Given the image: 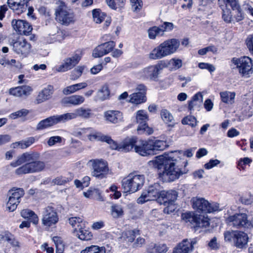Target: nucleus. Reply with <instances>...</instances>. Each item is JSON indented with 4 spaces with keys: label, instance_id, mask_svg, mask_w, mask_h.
<instances>
[{
    "label": "nucleus",
    "instance_id": "obj_1",
    "mask_svg": "<svg viewBox=\"0 0 253 253\" xmlns=\"http://www.w3.org/2000/svg\"><path fill=\"white\" fill-rule=\"evenodd\" d=\"M179 153L177 151L164 153L149 161V165L159 169H163L159 175L164 181H173L188 171L186 169L187 161H184L181 164V162L178 160Z\"/></svg>",
    "mask_w": 253,
    "mask_h": 253
},
{
    "label": "nucleus",
    "instance_id": "obj_2",
    "mask_svg": "<svg viewBox=\"0 0 253 253\" xmlns=\"http://www.w3.org/2000/svg\"><path fill=\"white\" fill-rule=\"evenodd\" d=\"M39 155L35 153H24L19 155L15 161L10 163L12 168H17L15 173L21 175L29 173H38L43 171L45 167L44 162L38 161Z\"/></svg>",
    "mask_w": 253,
    "mask_h": 253
},
{
    "label": "nucleus",
    "instance_id": "obj_3",
    "mask_svg": "<svg viewBox=\"0 0 253 253\" xmlns=\"http://www.w3.org/2000/svg\"><path fill=\"white\" fill-rule=\"evenodd\" d=\"M54 15L56 21L63 26H68L74 24L76 21L74 13L61 0L56 2Z\"/></svg>",
    "mask_w": 253,
    "mask_h": 253
},
{
    "label": "nucleus",
    "instance_id": "obj_4",
    "mask_svg": "<svg viewBox=\"0 0 253 253\" xmlns=\"http://www.w3.org/2000/svg\"><path fill=\"white\" fill-rule=\"evenodd\" d=\"M145 179L143 174L130 173L122 180V188L125 192L134 193L141 189L144 184Z\"/></svg>",
    "mask_w": 253,
    "mask_h": 253
},
{
    "label": "nucleus",
    "instance_id": "obj_5",
    "mask_svg": "<svg viewBox=\"0 0 253 253\" xmlns=\"http://www.w3.org/2000/svg\"><path fill=\"white\" fill-rule=\"evenodd\" d=\"M191 202L192 208L199 213H211L220 210L218 203L210 202L204 198L193 197Z\"/></svg>",
    "mask_w": 253,
    "mask_h": 253
},
{
    "label": "nucleus",
    "instance_id": "obj_6",
    "mask_svg": "<svg viewBox=\"0 0 253 253\" xmlns=\"http://www.w3.org/2000/svg\"><path fill=\"white\" fill-rule=\"evenodd\" d=\"M230 63L232 69H238L242 77L248 78L252 74V60L250 57L247 56L233 57L231 59Z\"/></svg>",
    "mask_w": 253,
    "mask_h": 253
},
{
    "label": "nucleus",
    "instance_id": "obj_7",
    "mask_svg": "<svg viewBox=\"0 0 253 253\" xmlns=\"http://www.w3.org/2000/svg\"><path fill=\"white\" fill-rule=\"evenodd\" d=\"M224 240L226 242H233L237 248L243 249L246 247L249 237L248 235L238 230H228L224 233Z\"/></svg>",
    "mask_w": 253,
    "mask_h": 253
},
{
    "label": "nucleus",
    "instance_id": "obj_8",
    "mask_svg": "<svg viewBox=\"0 0 253 253\" xmlns=\"http://www.w3.org/2000/svg\"><path fill=\"white\" fill-rule=\"evenodd\" d=\"M162 69L159 64L150 65L137 72L135 76L142 80L157 82Z\"/></svg>",
    "mask_w": 253,
    "mask_h": 253
},
{
    "label": "nucleus",
    "instance_id": "obj_9",
    "mask_svg": "<svg viewBox=\"0 0 253 253\" xmlns=\"http://www.w3.org/2000/svg\"><path fill=\"white\" fill-rule=\"evenodd\" d=\"M162 187L158 183H155L143 191L141 196L137 199V203L143 204L149 201L160 200V195L162 192Z\"/></svg>",
    "mask_w": 253,
    "mask_h": 253
},
{
    "label": "nucleus",
    "instance_id": "obj_10",
    "mask_svg": "<svg viewBox=\"0 0 253 253\" xmlns=\"http://www.w3.org/2000/svg\"><path fill=\"white\" fill-rule=\"evenodd\" d=\"M91 168V175L96 178L102 179L106 176L109 172L108 163L103 159H92L87 163Z\"/></svg>",
    "mask_w": 253,
    "mask_h": 253
},
{
    "label": "nucleus",
    "instance_id": "obj_11",
    "mask_svg": "<svg viewBox=\"0 0 253 253\" xmlns=\"http://www.w3.org/2000/svg\"><path fill=\"white\" fill-rule=\"evenodd\" d=\"M24 194L25 192L22 188L14 187L10 189L7 194L6 210L9 212L14 211Z\"/></svg>",
    "mask_w": 253,
    "mask_h": 253
},
{
    "label": "nucleus",
    "instance_id": "obj_12",
    "mask_svg": "<svg viewBox=\"0 0 253 253\" xmlns=\"http://www.w3.org/2000/svg\"><path fill=\"white\" fill-rule=\"evenodd\" d=\"M58 221L57 212L52 206L45 207L42 212V223L46 227H51L55 225Z\"/></svg>",
    "mask_w": 253,
    "mask_h": 253
},
{
    "label": "nucleus",
    "instance_id": "obj_13",
    "mask_svg": "<svg viewBox=\"0 0 253 253\" xmlns=\"http://www.w3.org/2000/svg\"><path fill=\"white\" fill-rule=\"evenodd\" d=\"M135 117L136 122L138 124L137 128L138 133H145L148 135L153 133V129L147 125L148 116L146 111L142 110H138L136 113Z\"/></svg>",
    "mask_w": 253,
    "mask_h": 253
},
{
    "label": "nucleus",
    "instance_id": "obj_14",
    "mask_svg": "<svg viewBox=\"0 0 253 253\" xmlns=\"http://www.w3.org/2000/svg\"><path fill=\"white\" fill-rule=\"evenodd\" d=\"M92 115V111L90 108L83 107L78 108L72 112L64 114L66 122L71 120L76 119L78 117L87 119L91 117Z\"/></svg>",
    "mask_w": 253,
    "mask_h": 253
},
{
    "label": "nucleus",
    "instance_id": "obj_15",
    "mask_svg": "<svg viewBox=\"0 0 253 253\" xmlns=\"http://www.w3.org/2000/svg\"><path fill=\"white\" fill-rule=\"evenodd\" d=\"M226 221L230 225L236 228L248 227L250 225L246 213H237L231 215Z\"/></svg>",
    "mask_w": 253,
    "mask_h": 253
},
{
    "label": "nucleus",
    "instance_id": "obj_16",
    "mask_svg": "<svg viewBox=\"0 0 253 253\" xmlns=\"http://www.w3.org/2000/svg\"><path fill=\"white\" fill-rule=\"evenodd\" d=\"M65 122L64 114L54 115L40 121L37 125V128L39 130H42L57 124Z\"/></svg>",
    "mask_w": 253,
    "mask_h": 253
},
{
    "label": "nucleus",
    "instance_id": "obj_17",
    "mask_svg": "<svg viewBox=\"0 0 253 253\" xmlns=\"http://www.w3.org/2000/svg\"><path fill=\"white\" fill-rule=\"evenodd\" d=\"M88 139L90 141H101L106 142L109 144L112 149H115L117 148V144L110 136L103 135L101 133L96 131L91 128V131H90L88 136Z\"/></svg>",
    "mask_w": 253,
    "mask_h": 253
},
{
    "label": "nucleus",
    "instance_id": "obj_18",
    "mask_svg": "<svg viewBox=\"0 0 253 253\" xmlns=\"http://www.w3.org/2000/svg\"><path fill=\"white\" fill-rule=\"evenodd\" d=\"M136 92L130 95L129 101L135 104H139L145 102L146 101V86L142 84H138L136 88Z\"/></svg>",
    "mask_w": 253,
    "mask_h": 253
},
{
    "label": "nucleus",
    "instance_id": "obj_19",
    "mask_svg": "<svg viewBox=\"0 0 253 253\" xmlns=\"http://www.w3.org/2000/svg\"><path fill=\"white\" fill-rule=\"evenodd\" d=\"M11 25L13 29L21 35H28L33 30L32 26L25 20L13 19Z\"/></svg>",
    "mask_w": 253,
    "mask_h": 253
},
{
    "label": "nucleus",
    "instance_id": "obj_20",
    "mask_svg": "<svg viewBox=\"0 0 253 253\" xmlns=\"http://www.w3.org/2000/svg\"><path fill=\"white\" fill-rule=\"evenodd\" d=\"M196 244L195 240L184 239L174 248L172 253H190Z\"/></svg>",
    "mask_w": 253,
    "mask_h": 253
},
{
    "label": "nucleus",
    "instance_id": "obj_21",
    "mask_svg": "<svg viewBox=\"0 0 253 253\" xmlns=\"http://www.w3.org/2000/svg\"><path fill=\"white\" fill-rule=\"evenodd\" d=\"M81 58L80 55L76 54L70 57L65 59L62 64L56 69V70L58 72H64L72 69L78 63Z\"/></svg>",
    "mask_w": 253,
    "mask_h": 253
},
{
    "label": "nucleus",
    "instance_id": "obj_22",
    "mask_svg": "<svg viewBox=\"0 0 253 253\" xmlns=\"http://www.w3.org/2000/svg\"><path fill=\"white\" fill-rule=\"evenodd\" d=\"M135 152L142 156L153 155L149 139L148 140H137L135 147Z\"/></svg>",
    "mask_w": 253,
    "mask_h": 253
},
{
    "label": "nucleus",
    "instance_id": "obj_23",
    "mask_svg": "<svg viewBox=\"0 0 253 253\" xmlns=\"http://www.w3.org/2000/svg\"><path fill=\"white\" fill-rule=\"evenodd\" d=\"M13 50L18 54H27L30 52L31 45L23 38H19L13 44Z\"/></svg>",
    "mask_w": 253,
    "mask_h": 253
},
{
    "label": "nucleus",
    "instance_id": "obj_24",
    "mask_svg": "<svg viewBox=\"0 0 253 253\" xmlns=\"http://www.w3.org/2000/svg\"><path fill=\"white\" fill-rule=\"evenodd\" d=\"M169 56L167 48L163 42L155 47L149 54V58L152 60H157Z\"/></svg>",
    "mask_w": 253,
    "mask_h": 253
},
{
    "label": "nucleus",
    "instance_id": "obj_25",
    "mask_svg": "<svg viewBox=\"0 0 253 253\" xmlns=\"http://www.w3.org/2000/svg\"><path fill=\"white\" fill-rule=\"evenodd\" d=\"M219 2L223 1L226 5H229L233 10L234 17L237 22L242 20L244 19L243 14L238 0H218Z\"/></svg>",
    "mask_w": 253,
    "mask_h": 253
},
{
    "label": "nucleus",
    "instance_id": "obj_26",
    "mask_svg": "<svg viewBox=\"0 0 253 253\" xmlns=\"http://www.w3.org/2000/svg\"><path fill=\"white\" fill-rule=\"evenodd\" d=\"M84 97L81 95H72L64 97L61 100V103L66 106H79L84 102Z\"/></svg>",
    "mask_w": 253,
    "mask_h": 253
},
{
    "label": "nucleus",
    "instance_id": "obj_27",
    "mask_svg": "<svg viewBox=\"0 0 253 253\" xmlns=\"http://www.w3.org/2000/svg\"><path fill=\"white\" fill-rule=\"evenodd\" d=\"M105 119L111 123L117 124L123 121V115L118 110H108L104 112Z\"/></svg>",
    "mask_w": 253,
    "mask_h": 253
},
{
    "label": "nucleus",
    "instance_id": "obj_28",
    "mask_svg": "<svg viewBox=\"0 0 253 253\" xmlns=\"http://www.w3.org/2000/svg\"><path fill=\"white\" fill-rule=\"evenodd\" d=\"M177 192L175 190H169L168 191L163 190L160 195L159 202L161 204L167 205L168 203L175 202L177 198Z\"/></svg>",
    "mask_w": 253,
    "mask_h": 253
},
{
    "label": "nucleus",
    "instance_id": "obj_29",
    "mask_svg": "<svg viewBox=\"0 0 253 253\" xmlns=\"http://www.w3.org/2000/svg\"><path fill=\"white\" fill-rule=\"evenodd\" d=\"M7 3L9 8L17 14L24 12L28 6L27 3L20 0H7Z\"/></svg>",
    "mask_w": 253,
    "mask_h": 253
},
{
    "label": "nucleus",
    "instance_id": "obj_30",
    "mask_svg": "<svg viewBox=\"0 0 253 253\" xmlns=\"http://www.w3.org/2000/svg\"><path fill=\"white\" fill-rule=\"evenodd\" d=\"M32 90V87L30 86L22 85L10 88L9 93L16 97H21L29 95Z\"/></svg>",
    "mask_w": 253,
    "mask_h": 253
},
{
    "label": "nucleus",
    "instance_id": "obj_31",
    "mask_svg": "<svg viewBox=\"0 0 253 253\" xmlns=\"http://www.w3.org/2000/svg\"><path fill=\"white\" fill-rule=\"evenodd\" d=\"M137 139L135 137L127 138L125 139L120 145L117 146V148L119 150L124 151L125 152H128L132 150L135 151V147L136 145Z\"/></svg>",
    "mask_w": 253,
    "mask_h": 253
},
{
    "label": "nucleus",
    "instance_id": "obj_32",
    "mask_svg": "<svg viewBox=\"0 0 253 253\" xmlns=\"http://www.w3.org/2000/svg\"><path fill=\"white\" fill-rule=\"evenodd\" d=\"M52 93L53 87L51 85H48L39 93L35 101L38 104L42 103L49 99Z\"/></svg>",
    "mask_w": 253,
    "mask_h": 253
},
{
    "label": "nucleus",
    "instance_id": "obj_33",
    "mask_svg": "<svg viewBox=\"0 0 253 253\" xmlns=\"http://www.w3.org/2000/svg\"><path fill=\"white\" fill-rule=\"evenodd\" d=\"M163 43L169 55L175 53L178 50L180 44V41L175 38L167 40L163 42Z\"/></svg>",
    "mask_w": 253,
    "mask_h": 253
},
{
    "label": "nucleus",
    "instance_id": "obj_34",
    "mask_svg": "<svg viewBox=\"0 0 253 253\" xmlns=\"http://www.w3.org/2000/svg\"><path fill=\"white\" fill-rule=\"evenodd\" d=\"M203 101V96L201 92H199L195 94L189 102L188 108L190 111L195 109H199Z\"/></svg>",
    "mask_w": 253,
    "mask_h": 253
},
{
    "label": "nucleus",
    "instance_id": "obj_35",
    "mask_svg": "<svg viewBox=\"0 0 253 253\" xmlns=\"http://www.w3.org/2000/svg\"><path fill=\"white\" fill-rule=\"evenodd\" d=\"M74 233L81 240L88 241L92 238V234L88 228L86 227V225H84V227L78 228V230H76Z\"/></svg>",
    "mask_w": 253,
    "mask_h": 253
},
{
    "label": "nucleus",
    "instance_id": "obj_36",
    "mask_svg": "<svg viewBox=\"0 0 253 253\" xmlns=\"http://www.w3.org/2000/svg\"><path fill=\"white\" fill-rule=\"evenodd\" d=\"M183 219L186 218L187 219L186 221H192L193 220H196V226L199 227H207L210 225V219L208 217H203L202 219H199V220L196 219V218L191 217L190 214L185 213L182 215Z\"/></svg>",
    "mask_w": 253,
    "mask_h": 253
},
{
    "label": "nucleus",
    "instance_id": "obj_37",
    "mask_svg": "<svg viewBox=\"0 0 253 253\" xmlns=\"http://www.w3.org/2000/svg\"><path fill=\"white\" fill-rule=\"evenodd\" d=\"M153 155L156 154L157 151H163L168 146L166 141L161 140L149 139Z\"/></svg>",
    "mask_w": 253,
    "mask_h": 253
},
{
    "label": "nucleus",
    "instance_id": "obj_38",
    "mask_svg": "<svg viewBox=\"0 0 253 253\" xmlns=\"http://www.w3.org/2000/svg\"><path fill=\"white\" fill-rule=\"evenodd\" d=\"M87 86V84L86 82L76 84L64 88L63 90V93L65 95H68L84 89Z\"/></svg>",
    "mask_w": 253,
    "mask_h": 253
},
{
    "label": "nucleus",
    "instance_id": "obj_39",
    "mask_svg": "<svg viewBox=\"0 0 253 253\" xmlns=\"http://www.w3.org/2000/svg\"><path fill=\"white\" fill-rule=\"evenodd\" d=\"M110 91L107 84H104L97 91L95 97L96 100L104 101L109 98Z\"/></svg>",
    "mask_w": 253,
    "mask_h": 253
},
{
    "label": "nucleus",
    "instance_id": "obj_40",
    "mask_svg": "<svg viewBox=\"0 0 253 253\" xmlns=\"http://www.w3.org/2000/svg\"><path fill=\"white\" fill-rule=\"evenodd\" d=\"M20 214L24 218L30 219L34 224H37L39 222L38 215L31 210L23 209L21 211Z\"/></svg>",
    "mask_w": 253,
    "mask_h": 253
},
{
    "label": "nucleus",
    "instance_id": "obj_41",
    "mask_svg": "<svg viewBox=\"0 0 253 253\" xmlns=\"http://www.w3.org/2000/svg\"><path fill=\"white\" fill-rule=\"evenodd\" d=\"M220 96L223 102L232 105L235 102L236 93L235 92L225 91L220 92Z\"/></svg>",
    "mask_w": 253,
    "mask_h": 253
},
{
    "label": "nucleus",
    "instance_id": "obj_42",
    "mask_svg": "<svg viewBox=\"0 0 253 253\" xmlns=\"http://www.w3.org/2000/svg\"><path fill=\"white\" fill-rule=\"evenodd\" d=\"M110 214L113 218H121L124 214V208L119 204H113L110 207Z\"/></svg>",
    "mask_w": 253,
    "mask_h": 253
},
{
    "label": "nucleus",
    "instance_id": "obj_43",
    "mask_svg": "<svg viewBox=\"0 0 253 253\" xmlns=\"http://www.w3.org/2000/svg\"><path fill=\"white\" fill-rule=\"evenodd\" d=\"M162 120L169 126H173L174 125V120L173 116L169 111L167 109H162L160 113Z\"/></svg>",
    "mask_w": 253,
    "mask_h": 253
},
{
    "label": "nucleus",
    "instance_id": "obj_44",
    "mask_svg": "<svg viewBox=\"0 0 253 253\" xmlns=\"http://www.w3.org/2000/svg\"><path fill=\"white\" fill-rule=\"evenodd\" d=\"M70 224L74 228V232L78 230V228L81 227H84L85 225L86 222L80 217H72L69 219Z\"/></svg>",
    "mask_w": 253,
    "mask_h": 253
},
{
    "label": "nucleus",
    "instance_id": "obj_45",
    "mask_svg": "<svg viewBox=\"0 0 253 253\" xmlns=\"http://www.w3.org/2000/svg\"><path fill=\"white\" fill-rule=\"evenodd\" d=\"M138 234H139V230H127L123 233L122 238L126 242L131 243L134 241L136 235Z\"/></svg>",
    "mask_w": 253,
    "mask_h": 253
},
{
    "label": "nucleus",
    "instance_id": "obj_46",
    "mask_svg": "<svg viewBox=\"0 0 253 253\" xmlns=\"http://www.w3.org/2000/svg\"><path fill=\"white\" fill-rule=\"evenodd\" d=\"M93 20L96 23H101L105 18L106 14L100 9H94L92 11Z\"/></svg>",
    "mask_w": 253,
    "mask_h": 253
},
{
    "label": "nucleus",
    "instance_id": "obj_47",
    "mask_svg": "<svg viewBox=\"0 0 253 253\" xmlns=\"http://www.w3.org/2000/svg\"><path fill=\"white\" fill-rule=\"evenodd\" d=\"M80 253H106V250L104 247L91 245L86 247Z\"/></svg>",
    "mask_w": 253,
    "mask_h": 253
},
{
    "label": "nucleus",
    "instance_id": "obj_48",
    "mask_svg": "<svg viewBox=\"0 0 253 253\" xmlns=\"http://www.w3.org/2000/svg\"><path fill=\"white\" fill-rule=\"evenodd\" d=\"M3 239L13 247H20V243L16 240L13 235L9 232H6L3 236Z\"/></svg>",
    "mask_w": 253,
    "mask_h": 253
},
{
    "label": "nucleus",
    "instance_id": "obj_49",
    "mask_svg": "<svg viewBox=\"0 0 253 253\" xmlns=\"http://www.w3.org/2000/svg\"><path fill=\"white\" fill-rule=\"evenodd\" d=\"M168 65L171 70L175 71L182 67L183 62L181 59L174 57L169 60Z\"/></svg>",
    "mask_w": 253,
    "mask_h": 253
},
{
    "label": "nucleus",
    "instance_id": "obj_50",
    "mask_svg": "<svg viewBox=\"0 0 253 253\" xmlns=\"http://www.w3.org/2000/svg\"><path fill=\"white\" fill-rule=\"evenodd\" d=\"M148 33L150 39H155L157 36L163 35L164 34V30L161 28L154 26L148 30Z\"/></svg>",
    "mask_w": 253,
    "mask_h": 253
},
{
    "label": "nucleus",
    "instance_id": "obj_51",
    "mask_svg": "<svg viewBox=\"0 0 253 253\" xmlns=\"http://www.w3.org/2000/svg\"><path fill=\"white\" fill-rule=\"evenodd\" d=\"M56 246V253H63L64 251V245L60 237L55 236L52 238Z\"/></svg>",
    "mask_w": 253,
    "mask_h": 253
},
{
    "label": "nucleus",
    "instance_id": "obj_52",
    "mask_svg": "<svg viewBox=\"0 0 253 253\" xmlns=\"http://www.w3.org/2000/svg\"><path fill=\"white\" fill-rule=\"evenodd\" d=\"M107 50H104L102 44L96 46L92 51V56L94 58H99L107 54Z\"/></svg>",
    "mask_w": 253,
    "mask_h": 253
},
{
    "label": "nucleus",
    "instance_id": "obj_53",
    "mask_svg": "<svg viewBox=\"0 0 253 253\" xmlns=\"http://www.w3.org/2000/svg\"><path fill=\"white\" fill-rule=\"evenodd\" d=\"M168 251V247L165 244H155L154 246L149 251V252L152 253H166Z\"/></svg>",
    "mask_w": 253,
    "mask_h": 253
},
{
    "label": "nucleus",
    "instance_id": "obj_54",
    "mask_svg": "<svg viewBox=\"0 0 253 253\" xmlns=\"http://www.w3.org/2000/svg\"><path fill=\"white\" fill-rule=\"evenodd\" d=\"M252 162V159L248 157L241 158L237 163V168L239 170H245L247 166H250Z\"/></svg>",
    "mask_w": 253,
    "mask_h": 253
},
{
    "label": "nucleus",
    "instance_id": "obj_55",
    "mask_svg": "<svg viewBox=\"0 0 253 253\" xmlns=\"http://www.w3.org/2000/svg\"><path fill=\"white\" fill-rule=\"evenodd\" d=\"M181 122L182 124L189 125L192 127H195L197 124L196 118L192 116H188L184 118Z\"/></svg>",
    "mask_w": 253,
    "mask_h": 253
},
{
    "label": "nucleus",
    "instance_id": "obj_56",
    "mask_svg": "<svg viewBox=\"0 0 253 253\" xmlns=\"http://www.w3.org/2000/svg\"><path fill=\"white\" fill-rule=\"evenodd\" d=\"M0 64L4 66L11 68L12 67H18L17 62L15 59H8L2 58L0 59Z\"/></svg>",
    "mask_w": 253,
    "mask_h": 253
},
{
    "label": "nucleus",
    "instance_id": "obj_57",
    "mask_svg": "<svg viewBox=\"0 0 253 253\" xmlns=\"http://www.w3.org/2000/svg\"><path fill=\"white\" fill-rule=\"evenodd\" d=\"M132 10L134 12H139L142 8L143 2L141 0H130Z\"/></svg>",
    "mask_w": 253,
    "mask_h": 253
},
{
    "label": "nucleus",
    "instance_id": "obj_58",
    "mask_svg": "<svg viewBox=\"0 0 253 253\" xmlns=\"http://www.w3.org/2000/svg\"><path fill=\"white\" fill-rule=\"evenodd\" d=\"M29 111L28 110L22 109L15 112L11 113L9 115V118L11 119H16L18 118L26 116L29 114Z\"/></svg>",
    "mask_w": 253,
    "mask_h": 253
},
{
    "label": "nucleus",
    "instance_id": "obj_59",
    "mask_svg": "<svg viewBox=\"0 0 253 253\" xmlns=\"http://www.w3.org/2000/svg\"><path fill=\"white\" fill-rule=\"evenodd\" d=\"M84 70V67L78 66L73 71L71 76V79L73 80L78 79L79 77L81 76Z\"/></svg>",
    "mask_w": 253,
    "mask_h": 253
},
{
    "label": "nucleus",
    "instance_id": "obj_60",
    "mask_svg": "<svg viewBox=\"0 0 253 253\" xmlns=\"http://www.w3.org/2000/svg\"><path fill=\"white\" fill-rule=\"evenodd\" d=\"M73 178V176L71 175L70 177L69 178H66L62 176L60 177H57L55 178L53 180V182L57 185H63L64 184L66 183H67L69 182L70 180H71Z\"/></svg>",
    "mask_w": 253,
    "mask_h": 253
},
{
    "label": "nucleus",
    "instance_id": "obj_61",
    "mask_svg": "<svg viewBox=\"0 0 253 253\" xmlns=\"http://www.w3.org/2000/svg\"><path fill=\"white\" fill-rule=\"evenodd\" d=\"M241 202L245 205H250L252 203L253 198L251 193H245L240 198Z\"/></svg>",
    "mask_w": 253,
    "mask_h": 253
},
{
    "label": "nucleus",
    "instance_id": "obj_62",
    "mask_svg": "<svg viewBox=\"0 0 253 253\" xmlns=\"http://www.w3.org/2000/svg\"><path fill=\"white\" fill-rule=\"evenodd\" d=\"M222 18L226 23H230L232 21V17L230 10L227 8L223 9Z\"/></svg>",
    "mask_w": 253,
    "mask_h": 253
},
{
    "label": "nucleus",
    "instance_id": "obj_63",
    "mask_svg": "<svg viewBox=\"0 0 253 253\" xmlns=\"http://www.w3.org/2000/svg\"><path fill=\"white\" fill-rule=\"evenodd\" d=\"M174 203L171 202V203H168L167 205H165L166 207L164 209V212L167 214H170L174 211L177 208Z\"/></svg>",
    "mask_w": 253,
    "mask_h": 253
},
{
    "label": "nucleus",
    "instance_id": "obj_64",
    "mask_svg": "<svg viewBox=\"0 0 253 253\" xmlns=\"http://www.w3.org/2000/svg\"><path fill=\"white\" fill-rule=\"evenodd\" d=\"M253 2L250 0H247L244 1L243 5V8L250 13L251 15H253V8H252Z\"/></svg>",
    "mask_w": 253,
    "mask_h": 253
}]
</instances>
